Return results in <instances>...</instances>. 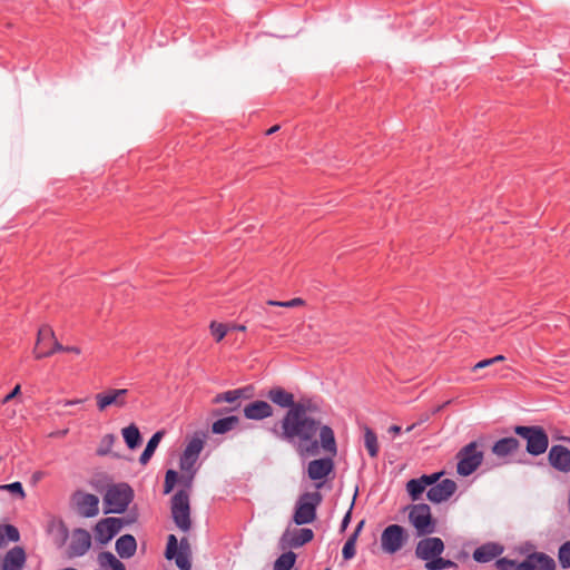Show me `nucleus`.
I'll return each instance as SVG.
<instances>
[{
	"mask_svg": "<svg viewBox=\"0 0 570 570\" xmlns=\"http://www.w3.org/2000/svg\"><path fill=\"white\" fill-rule=\"evenodd\" d=\"M317 406L311 400L295 402L271 432L278 439L292 444L302 458L317 455L320 446L332 456L337 453L334 431L328 425H322L320 420L307 415Z\"/></svg>",
	"mask_w": 570,
	"mask_h": 570,
	"instance_id": "f257e3e1",
	"label": "nucleus"
},
{
	"mask_svg": "<svg viewBox=\"0 0 570 570\" xmlns=\"http://www.w3.org/2000/svg\"><path fill=\"white\" fill-rule=\"evenodd\" d=\"M556 561L544 552H532L521 562L508 558L495 561L498 570H556Z\"/></svg>",
	"mask_w": 570,
	"mask_h": 570,
	"instance_id": "f03ea898",
	"label": "nucleus"
},
{
	"mask_svg": "<svg viewBox=\"0 0 570 570\" xmlns=\"http://www.w3.org/2000/svg\"><path fill=\"white\" fill-rule=\"evenodd\" d=\"M134 499V490L128 483L109 487L104 497L105 513H124Z\"/></svg>",
	"mask_w": 570,
	"mask_h": 570,
	"instance_id": "7ed1b4c3",
	"label": "nucleus"
},
{
	"mask_svg": "<svg viewBox=\"0 0 570 570\" xmlns=\"http://www.w3.org/2000/svg\"><path fill=\"white\" fill-rule=\"evenodd\" d=\"M514 432L527 441V452L529 454L538 456L548 450L549 436L543 428L539 425H517Z\"/></svg>",
	"mask_w": 570,
	"mask_h": 570,
	"instance_id": "20e7f679",
	"label": "nucleus"
},
{
	"mask_svg": "<svg viewBox=\"0 0 570 570\" xmlns=\"http://www.w3.org/2000/svg\"><path fill=\"white\" fill-rule=\"evenodd\" d=\"M165 557L168 560H175L176 566L180 570L191 569V547L189 540L184 537L178 542L175 534H169Z\"/></svg>",
	"mask_w": 570,
	"mask_h": 570,
	"instance_id": "39448f33",
	"label": "nucleus"
},
{
	"mask_svg": "<svg viewBox=\"0 0 570 570\" xmlns=\"http://www.w3.org/2000/svg\"><path fill=\"white\" fill-rule=\"evenodd\" d=\"M205 444V434L195 433L194 436L188 441L181 456L179 466L183 471L189 472V476L185 480V484L187 488L191 485L194 478V465L197 462L200 452L204 449Z\"/></svg>",
	"mask_w": 570,
	"mask_h": 570,
	"instance_id": "423d86ee",
	"label": "nucleus"
},
{
	"mask_svg": "<svg viewBox=\"0 0 570 570\" xmlns=\"http://www.w3.org/2000/svg\"><path fill=\"white\" fill-rule=\"evenodd\" d=\"M484 454L473 441L464 445L456 454V472L462 476L472 474L482 463Z\"/></svg>",
	"mask_w": 570,
	"mask_h": 570,
	"instance_id": "0eeeda50",
	"label": "nucleus"
},
{
	"mask_svg": "<svg viewBox=\"0 0 570 570\" xmlns=\"http://www.w3.org/2000/svg\"><path fill=\"white\" fill-rule=\"evenodd\" d=\"M171 518L176 527L183 532L191 528L189 494L186 490H179L171 498Z\"/></svg>",
	"mask_w": 570,
	"mask_h": 570,
	"instance_id": "6e6552de",
	"label": "nucleus"
},
{
	"mask_svg": "<svg viewBox=\"0 0 570 570\" xmlns=\"http://www.w3.org/2000/svg\"><path fill=\"white\" fill-rule=\"evenodd\" d=\"M322 501L320 492H307L301 495L293 517L297 525L312 523L316 518V508Z\"/></svg>",
	"mask_w": 570,
	"mask_h": 570,
	"instance_id": "1a4fd4ad",
	"label": "nucleus"
},
{
	"mask_svg": "<svg viewBox=\"0 0 570 570\" xmlns=\"http://www.w3.org/2000/svg\"><path fill=\"white\" fill-rule=\"evenodd\" d=\"M409 533L400 524H390L381 533V549L386 554L397 553L407 542Z\"/></svg>",
	"mask_w": 570,
	"mask_h": 570,
	"instance_id": "9d476101",
	"label": "nucleus"
},
{
	"mask_svg": "<svg viewBox=\"0 0 570 570\" xmlns=\"http://www.w3.org/2000/svg\"><path fill=\"white\" fill-rule=\"evenodd\" d=\"M409 520L419 535H430L435 532V520L432 518L431 509L426 503L412 505Z\"/></svg>",
	"mask_w": 570,
	"mask_h": 570,
	"instance_id": "9b49d317",
	"label": "nucleus"
},
{
	"mask_svg": "<svg viewBox=\"0 0 570 570\" xmlns=\"http://www.w3.org/2000/svg\"><path fill=\"white\" fill-rule=\"evenodd\" d=\"M55 352H65V346L56 340L52 328L43 325L38 331L33 354L36 358H43L52 355Z\"/></svg>",
	"mask_w": 570,
	"mask_h": 570,
	"instance_id": "f8f14e48",
	"label": "nucleus"
},
{
	"mask_svg": "<svg viewBox=\"0 0 570 570\" xmlns=\"http://www.w3.org/2000/svg\"><path fill=\"white\" fill-rule=\"evenodd\" d=\"M70 542L67 548V557L69 559L83 557L91 548L92 540L88 530L76 528L69 533Z\"/></svg>",
	"mask_w": 570,
	"mask_h": 570,
	"instance_id": "ddd939ff",
	"label": "nucleus"
},
{
	"mask_svg": "<svg viewBox=\"0 0 570 570\" xmlns=\"http://www.w3.org/2000/svg\"><path fill=\"white\" fill-rule=\"evenodd\" d=\"M71 500L79 515L83 518L98 515L99 498L97 495L78 490L72 494Z\"/></svg>",
	"mask_w": 570,
	"mask_h": 570,
	"instance_id": "4468645a",
	"label": "nucleus"
},
{
	"mask_svg": "<svg viewBox=\"0 0 570 570\" xmlns=\"http://www.w3.org/2000/svg\"><path fill=\"white\" fill-rule=\"evenodd\" d=\"M124 527V521L120 518L108 517L101 519L95 525L96 540L100 544L108 543L114 537H116Z\"/></svg>",
	"mask_w": 570,
	"mask_h": 570,
	"instance_id": "2eb2a0df",
	"label": "nucleus"
},
{
	"mask_svg": "<svg viewBox=\"0 0 570 570\" xmlns=\"http://www.w3.org/2000/svg\"><path fill=\"white\" fill-rule=\"evenodd\" d=\"M127 389H108L105 392L97 393L95 396L97 409L104 412L108 406L125 407L127 405Z\"/></svg>",
	"mask_w": 570,
	"mask_h": 570,
	"instance_id": "dca6fc26",
	"label": "nucleus"
},
{
	"mask_svg": "<svg viewBox=\"0 0 570 570\" xmlns=\"http://www.w3.org/2000/svg\"><path fill=\"white\" fill-rule=\"evenodd\" d=\"M444 551V542L438 537H428L421 539L415 548L417 559L429 561L433 557H439Z\"/></svg>",
	"mask_w": 570,
	"mask_h": 570,
	"instance_id": "f3484780",
	"label": "nucleus"
},
{
	"mask_svg": "<svg viewBox=\"0 0 570 570\" xmlns=\"http://www.w3.org/2000/svg\"><path fill=\"white\" fill-rule=\"evenodd\" d=\"M426 497L432 503H441L450 499L456 491V483L451 479L436 481L433 485H429Z\"/></svg>",
	"mask_w": 570,
	"mask_h": 570,
	"instance_id": "a211bd4d",
	"label": "nucleus"
},
{
	"mask_svg": "<svg viewBox=\"0 0 570 570\" xmlns=\"http://www.w3.org/2000/svg\"><path fill=\"white\" fill-rule=\"evenodd\" d=\"M442 474H443V472H436V473H432V474H423L420 478L411 479L410 481H407L406 491H407L409 495L411 497V499L413 501L419 500L422 497L425 489L429 485H433L436 481H439L440 478L442 476Z\"/></svg>",
	"mask_w": 570,
	"mask_h": 570,
	"instance_id": "6ab92c4d",
	"label": "nucleus"
},
{
	"mask_svg": "<svg viewBox=\"0 0 570 570\" xmlns=\"http://www.w3.org/2000/svg\"><path fill=\"white\" fill-rule=\"evenodd\" d=\"M549 464L562 473L570 472V450L561 444H554L548 453Z\"/></svg>",
	"mask_w": 570,
	"mask_h": 570,
	"instance_id": "aec40b11",
	"label": "nucleus"
},
{
	"mask_svg": "<svg viewBox=\"0 0 570 570\" xmlns=\"http://www.w3.org/2000/svg\"><path fill=\"white\" fill-rule=\"evenodd\" d=\"M243 412L246 419L261 421L273 416L274 409L268 402L258 400L245 405Z\"/></svg>",
	"mask_w": 570,
	"mask_h": 570,
	"instance_id": "412c9836",
	"label": "nucleus"
},
{
	"mask_svg": "<svg viewBox=\"0 0 570 570\" xmlns=\"http://www.w3.org/2000/svg\"><path fill=\"white\" fill-rule=\"evenodd\" d=\"M334 469L332 458H322L313 460L308 463L307 474L313 481L325 479Z\"/></svg>",
	"mask_w": 570,
	"mask_h": 570,
	"instance_id": "4be33fe9",
	"label": "nucleus"
},
{
	"mask_svg": "<svg viewBox=\"0 0 570 570\" xmlns=\"http://www.w3.org/2000/svg\"><path fill=\"white\" fill-rule=\"evenodd\" d=\"M503 546L497 542H488L473 551V559L479 563H487L503 553Z\"/></svg>",
	"mask_w": 570,
	"mask_h": 570,
	"instance_id": "5701e85b",
	"label": "nucleus"
},
{
	"mask_svg": "<svg viewBox=\"0 0 570 570\" xmlns=\"http://www.w3.org/2000/svg\"><path fill=\"white\" fill-rule=\"evenodd\" d=\"M47 531L58 548L63 547L69 539V530L61 519H52L47 525Z\"/></svg>",
	"mask_w": 570,
	"mask_h": 570,
	"instance_id": "b1692460",
	"label": "nucleus"
},
{
	"mask_svg": "<svg viewBox=\"0 0 570 570\" xmlns=\"http://www.w3.org/2000/svg\"><path fill=\"white\" fill-rule=\"evenodd\" d=\"M314 538V532L312 529L303 528L296 529L293 532L284 533L282 540L286 542L292 548H299L305 543L312 541Z\"/></svg>",
	"mask_w": 570,
	"mask_h": 570,
	"instance_id": "393cba45",
	"label": "nucleus"
},
{
	"mask_svg": "<svg viewBox=\"0 0 570 570\" xmlns=\"http://www.w3.org/2000/svg\"><path fill=\"white\" fill-rule=\"evenodd\" d=\"M266 397L274 403L275 405L282 409H291L294 405V395L291 392H287L285 389L281 386H275L268 390L266 393Z\"/></svg>",
	"mask_w": 570,
	"mask_h": 570,
	"instance_id": "a878e982",
	"label": "nucleus"
},
{
	"mask_svg": "<svg viewBox=\"0 0 570 570\" xmlns=\"http://www.w3.org/2000/svg\"><path fill=\"white\" fill-rule=\"evenodd\" d=\"M519 448V440L513 436H509L498 440L492 446V452L499 458H504L518 452Z\"/></svg>",
	"mask_w": 570,
	"mask_h": 570,
	"instance_id": "bb28decb",
	"label": "nucleus"
},
{
	"mask_svg": "<svg viewBox=\"0 0 570 570\" xmlns=\"http://www.w3.org/2000/svg\"><path fill=\"white\" fill-rule=\"evenodd\" d=\"M115 548L120 558L129 559L136 553L137 542L134 535L124 534L117 539Z\"/></svg>",
	"mask_w": 570,
	"mask_h": 570,
	"instance_id": "cd10ccee",
	"label": "nucleus"
},
{
	"mask_svg": "<svg viewBox=\"0 0 570 570\" xmlns=\"http://www.w3.org/2000/svg\"><path fill=\"white\" fill-rule=\"evenodd\" d=\"M26 562V552L20 547H14L7 552L3 560L4 570H22Z\"/></svg>",
	"mask_w": 570,
	"mask_h": 570,
	"instance_id": "c85d7f7f",
	"label": "nucleus"
},
{
	"mask_svg": "<svg viewBox=\"0 0 570 570\" xmlns=\"http://www.w3.org/2000/svg\"><path fill=\"white\" fill-rule=\"evenodd\" d=\"M97 560L102 570H126V566L109 551L100 552Z\"/></svg>",
	"mask_w": 570,
	"mask_h": 570,
	"instance_id": "c756f323",
	"label": "nucleus"
},
{
	"mask_svg": "<svg viewBox=\"0 0 570 570\" xmlns=\"http://www.w3.org/2000/svg\"><path fill=\"white\" fill-rule=\"evenodd\" d=\"M164 436V432L163 431H157L156 433L153 434V436L149 439L144 452L141 453L140 458H139V462L142 464V465H146L151 456L154 455L160 440L163 439Z\"/></svg>",
	"mask_w": 570,
	"mask_h": 570,
	"instance_id": "7c9ffc66",
	"label": "nucleus"
},
{
	"mask_svg": "<svg viewBox=\"0 0 570 570\" xmlns=\"http://www.w3.org/2000/svg\"><path fill=\"white\" fill-rule=\"evenodd\" d=\"M239 419L235 415L219 419L213 423L212 431L215 434H224L237 426Z\"/></svg>",
	"mask_w": 570,
	"mask_h": 570,
	"instance_id": "2f4dec72",
	"label": "nucleus"
},
{
	"mask_svg": "<svg viewBox=\"0 0 570 570\" xmlns=\"http://www.w3.org/2000/svg\"><path fill=\"white\" fill-rule=\"evenodd\" d=\"M122 438L129 449H136L141 443V435L138 430V428L132 423L128 425L127 428H124L122 431Z\"/></svg>",
	"mask_w": 570,
	"mask_h": 570,
	"instance_id": "473e14b6",
	"label": "nucleus"
},
{
	"mask_svg": "<svg viewBox=\"0 0 570 570\" xmlns=\"http://www.w3.org/2000/svg\"><path fill=\"white\" fill-rule=\"evenodd\" d=\"M246 389H235L230 391H226L224 393H219L214 397V403L219 404L223 402L235 403L239 401L242 397H246Z\"/></svg>",
	"mask_w": 570,
	"mask_h": 570,
	"instance_id": "72a5a7b5",
	"label": "nucleus"
},
{
	"mask_svg": "<svg viewBox=\"0 0 570 570\" xmlns=\"http://www.w3.org/2000/svg\"><path fill=\"white\" fill-rule=\"evenodd\" d=\"M364 445L371 458H376L379 454V442L375 432L368 428H364Z\"/></svg>",
	"mask_w": 570,
	"mask_h": 570,
	"instance_id": "f704fd0d",
	"label": "nucleus"
},
{
	"mask_svg": "<svg viewBox=\"0 0 570 570\" xmlns=\"http://www.w3.org/2000/svg\"><path fill=\"white\" fill-rule=\"evenodd\" d=\"M449 568H458V564L450 559L442 558L441 556L433 557L425 562L426 570H443Z\"/></svg>",
	"mask_w": 570,
	"mask_h": 570,
	"instance_id": "c9c22d12",
	"label": "nucleus"
},
{
	"mask_svg": "<svg viewBox=\"0 0 570 570\" xmlns=\"http://www.w3.org/2000/svg\"><path fill=\"white\" fill-rule=\"evenodd\" d=\"M296 561V554L292 551L281 554L275 563L274 570H291Z\"/></svg>",
	"mask_w": 570,
	"mask_h": 570,
	"instance_id": "e433bc0d",
	"label": "nucleus"
},
{
	"mask_svg": "<svg viewBox=\"0 0 570 570\" xmlns=\"http://www.w3.org/2000/svg\"><path fill=\"white\" fill-rule=\"evenodd\" d=\"M20 539L19 530L12 524L0 525V542L3 540L17 542Z\"/></svg>",
	"mask_w": 570,
	"mask_h": 570,
	"instance_id": "4c0bfd02",
	"label": "nucleus"
},
{
	"mask_svg": "<svg viewBox=\"0 0 570 570\" xmlns=\"http://www.w3.org/2000/svg\"><path fill=\"white\" fill-rule=\"evenodd\" d=\"M558 560L562 569L570 568V541L560 546L558 550Z\"/></svg>",
	"mask_w": 570,
	"mask_h": 570,
	"instance_id": "58836bf2",
	"label": "nucleus"
},
{
	"mask_svg": "<svg viewBox=\"0 0 570 570\" xmlns=\"http://www.w3.org/2000/svg\"><path fill=\"white\" fill-rule=\"evenodd\" d=\"M209 330L215 341L220 342L226 336L229 327L226 324L213 321L209 325Z\"/></svg>",
	"mask_w": 570,
	"mask_h": 570,
	"instance_id": "ea45409f",
	"label": "nucleus"
},
{
	"mask_svg": "<svg viewBox=\"0 0 570 570\" xmlns=\"http://www.w3.org/2000/svg\"><path fill=\"white\" fill-rule=\"evenodd\" d=\"M115 440H116V438L114 434H106L100 441V445L97 449V454L99 456H105V455L109 454L111 451V448L115 443Z\"/></svg>",
	"mask_w": 570,
	"mask_h": 570,
	"instance_id": "a19ab883",
	"label": "nucleus"
},
{
	"mask_svg": "<svg viewBox=\"0 0 570 570\" xmlns=\"http://www.w3.org/2000/svg\"><path fill=\"white\" fill-rule=\"evenodd\" d=\"M356 541L357 540L355 539V535H350L348 539L345 541L343 550H342V556H343L344 560H351V559H353L355 557V554H356V549H355Z\"/></svg>",
	"mask_w": 570,
	"mask_h": 570,
	"instance_id": "79ce46f5",
	"label": "nucleus"
},
{
	"mask_svg": "<svg viewBox=\"0 0 570 570\" xmlns=\"http://www.w3.org/2000/svg\"><path fill=\"white\" fill-rule=\"evenodd\" d=\"M267 304L272 305V306H281V307H297V306L303 305L304 301L302 298L296 297V298H293L289 301H284V302L268 301Z\"/></svg>",
	"mask_w": 570,
	"mask_h": 570,
	"instance_id": "37998d69",
	"label": "nucleus"
},
{
	"mask_svg": "<svg viewBox=\"0 0 570 570\" xmlns=\"http://www.w3.org/2000/svg\"><path fill=\"white\" fill-rule=\"evenodd\" d=\"M3 489L12 492V493H17L20 495V498H23L24 497V491H23V488H22V484L20 482H13V483H10V484H6L2 487Z\"/></svg>",
	"mask_w": 570,
	"mask_h": 570,
	"instance_id": "c03bdc74",
	"label": "nucleus"
},
{
	"mask_svg": "<svg viewBox=\"0 0 570 570\" xmlns=\"http://www.w3.org/2000/svg\"><path fill=\"white\" fill-rule=\"evenodd\" d=\"M353 505H354V501L352 502V504H351V507H350L348 511L345 513V515H344V518H343V520H342V522H341V531H342V532H343V531H345V530H346V528H347V527H348V524H350Z\"/></svg>",
	"mask_w": 570,
	"mask_h": 570,
	"instance_id": "a18cd8bd",
	"label": "nucleus"
},
{
	"mask_svg": "<svg viewBox=\"0 0 570 570\" xmlns=\"http://www.w3.org/2000/svg\"><path fill=\"white\" fill-rule=\"evenodd\" d=\"M165 481L176 485L178 481V473L175 470H168L165 475Z\"/></svg>",
	"mask_w": 570,
	"mask_h": 570,
	"instance_id": "49530a36",
	"label": "nucleus"
},
{
	"mask_svg": "<svg viewBox=\"0 0 570 570\" xmlns=\"http://www.w3.org/2000/svg\"><path fill=\"white\" fill-rule=\"evenodd\" d=\"M490 365H493L492 363V360L491 358H485V360H482L480 362H478L473 367H472V371L475 372L478 370H481V368H485Z\"/></svg>",
	"mask_w": 570,
	"mask_h": 570,
	"instance_id": "de8ad7c7",
	"label": "nucleus"
},
{
	"mask_svg": "<svg viewBox=\"0 0 570 570\" xmlns=\"http://www.w3.org/2000/svg\"><path fill=\"white\" fill-rule=\"evenodd\" d=\"M19 393H20V385H16L14 389L9 394H7L4 396V399L2 400V404L8 403L13 397H16Z\"/></svg>",
	"mask_w": 570,
	"mask_h": 570,
	"instance_id": "09e8293b",
	"label": "nucleus"
},
{
	"mask_svg": "<svg viewBox=\"0 0 570 570\" xmlns=\"http://www.w3.org/2000/svg\"><path fill=\"white\" fill-rule=\"evenodd\" d=\"M364 523L365 521L364 520H361L358 522V524L356 525L354 532L351 534V535H355V539L357 540L358 535H360V532L362 531L363 527H364Z\"/></svg>",
	"mask_w": 570,
	"mask_h": 570,
	"instance_id": "8fccbe9b",
	"label": "nucleus"
},
{
	"mask_svg": "<svg viewBox=\"0 0 570 570\" xmlns=\"http://www.w3.org/2000/svg\"><path fill=\"white\" fill-rule=\"evenodd\" d=\"M401 431H402V429H401V426H399V425H391V426L389 428V432H390V433H392V434H394V435L400 434V433H401Z\"/></svg>",
	"mask_w": 570,
	"mask_h": 570,
	"instance_id": "3c124183",
	"label": "nucleus"
},
{
	"mask_svg": "<svg viewBox=\"0 0 570 570\" xmlns=\"http://www.w3.org/2000/svg\"><path fill=\"white\" fill-rule=\"evenodd\" d=\"M65 352H70V353L79 354L80 353V348L77 347V346H65Z\"/></svg>",
	"mask_w": 570,
	"mask_h": 570,
	"instance_id": "603ef678",
	"label": "nucleus"
},
{
	"mask_svg": "<svg viewBox=\"0 0 570 570\" xmlns=\"http://www.w3.org/2000/svg\"><path fill=\"white\" fill-rule=\"evenodd\" d=\"M174 488H175V485L173 483H168V482L165 481L164 493L168 494L169 492L173 491Z\"/></svg>",
	"mask_w": 570,
	"mask_h": 570,
	"instance_id": "864d4df0",
	"label": "nucleus"
},
{
	"mask_svg": "<svg viewBox=\"0 0 570 570\" xmlns=\"http://www.w3.org/2000/svg\"><path fill=\"white\" fill-rule=\"evenodd\" d=\"M229 330H234V331H240V332H244L246 330V326L245 325H233L232 327H229Z\"/></svg>",
	"mask_w": 570,
	"mask_h": 570,
	"instance_id": "5fc2aeb1",
	"label": "nucleus"
},
{
	"mask_svg": "<svg viewBox=\"0 0 570 570\" xmlns=\"http://www.w3.org/2000/svg\"><path fill=\"white\" fill-rule=\"evenodd\" d=\"M279 129V126L278 125H275L273 127H271L267 131H266V135L269 136L274 132H276L277 130Z\"/></svg>",
	"mask_w": 570,
	"mask_h": 570,
	"instance_id": "6e6d98bb",
	"label": "nucleus"
},
{
	"mask_svg": "<svg viewBox=\"0 0 570 570\" xmlns=\"http://www.w3.org/2000/svg\"><path fill=\"white\" fill-rule=\"evenodd\" d=\"M504 358H505V357H504L503 355H497V356H494V357H491V360H492V363H493V364H495V363H498V362H501V361H503Z\"/></svg>",
	"mask_w": 570,
	"mask_h": 570,
	"instance_id": "4d7b16f0",
	"label": "nucleus"
},
{
	"mask_svg": "<svg viewBox=\"0 0 570 570\" xmlns=\"http://www.w3.org/2000/svg\"><path fill=\"white\" fill-rule=\"evenodd\" d=\"M52 342L51 341H45V343L41 345L42 350H49L51 348Z\"/></svg>",
	"mask_w": 570,
	"mask_h": 570,
	"instance_id": "13d9d810",
	"label": "nucleus"
},
{
	"mask_svg": "<svg viewBox=\"0 0 570 570\" xmlns=\"http://www.w3.org/2000/svg\"><path fill=\"white\" fill-rule=\"evenodd\" d=\"M414 428H415V424H412V425L407 426L406 428V432H411Z\"/></svg>",
	"mask_w": 570,
	"mask_h": 570,
	"instance_id": "bf43d9fd",
	"label": "nucleus"
},
{
	"mask_svg": "<svg viewBox=\"0 0 570 570\" xmlns=\"http://www.w3.org/2000/svg\"><path fill=\"white\" fill-rule=\"evenodd\" d=\"M62 570H77L75 568H63Z\"/></svg>",
	"mask_w": 570,
	"mask_h": 570,
	"instance_id": "052dcab7",
	"label": "nucleus"
},
{
	"mask_svg": "<svg viewBox=\"0 0 570 570\" xmlns=\"http://www.w3.org/2000/svg\"><path fill=\"white\" fill-rule=\"evenodd\" d=\"M325 570H331L330 568H326Z\"/></svg>",
	"mask_w": 570,
	"mask_h": 570,
	"instance_id": "680f3d73",
	"label": "nucleus"
}]
</instances>
